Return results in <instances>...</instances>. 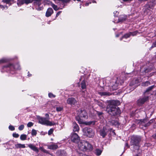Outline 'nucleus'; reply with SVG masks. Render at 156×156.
I'll return each instance as SVG.
<instances>
[{"label": "nucleus", "instance_id": "nucleus-61", "mask_svg": "<svg viewBox=\"0 0 156 156\" xmlns=\"http://www.w3.org/2000/svg\"><path fill=\"white\" fill-rule=\"evenodd\" d=\"M82 78H81L80 79V80H81V79Z\"/></svg>", "mask_w": 156, "mask_h": 156}, {"label": "nucleus", "instance_id": "nucleus-46", "mask_svg": "<svg viewBox=\"0 0 156 156\" xmlns=\"http://www.w3.org/2000/svg\"><path fill=\"white\" fill-rule=\"evenodd\" d=\"M156 47V41L152 45V47L154 48Z\"/></svg>", "mask_w": 156, "mask_h": 156}, {"label": "nucleus", "instance_id": "nucleus-29", "mask_svg": "<svg viewBox=\"0 0 156 156\" xmlns=\"http://www.w3.org/2000/svg\"><path fill=\"white\" fill-rule=\"evenodd\" d=\"M154 86H152L147 88V89L146 90L145 92H148L151 90L154 87Z\"/></svg>", "mask_w": 156, "mask_h": 156}, {"label": "nucleus", "instance_id": "nucleus-26", "mask_svg": "<svg viewBox=\"0 0 156 156\" xmlns=\"http://www.w3.org/2000/svg\"><path fill=\"white\" fill-rule=\"evenodd\" d=\"M153 119L151 120L147 123L144 125L145 127H147L149 126L151 123L153 122Z\"/></svg>", "mask_w": 156, "mask_h": 156}, {"label": "nucleus", "instance_id": "nucleus-34", "mask_svg": "<svg viewBox=\"0 0 156 156\" xmlns=\"http://www.w3.org/2000/svg\"><path fill=\"white\" fill-rule=\"evenodd\" d=\"M48 96L49 98H53L55 97V95L51 93H49L48 94Z\"/></svg>", "mask_w": 156, "mask_h": 156}, {"label": "nucleus", "instance_id": "nucleus-2", "mask_svg": "<svg viewBox=\"0 0 156 156\" xmlns=\"http://www.w3.org/2000/svg\"><path fill=\"white\" fill-rule=\"evenodd\" d=\"M106 111L111 116H115L120 114L119 108L116 106L107 105Z\"/></svg>", "mask_w": 156, "mask_h": 156}, {"label": "nucleus", "instance_id": "nucleus-37", "mask_svg": "<svg viewBox=\"0 0 156 156\" xmlns=\"http://www.w3.org/2000/svg\"><path fill=\"white\" fill-rule=\"evenodd\" d=\"M130 36V34L129 33L127 34H125V35H124V36H123V37L126 38H127L128 37H129Z\"/></svg>", "mask_w": 156, "mask_h": 156}, {"label": "nucleus", "instance_id": "nucleus-42", "mask_svg": "<svg viewBox=\"0 0 156 156\" xmlns=\"http://www.w3.org/2000/svg\"><path fill=\"white\" fill-rule=\"evenodd\" d=\"M101 93V95H109V94L107 92H103Z\"/></svg>", "mask_w": 156, "mask_h": 156}, {"label": "nucleus", "instance_id": "nucleus-62", "mask_svg": "<svg viewBox=\"0 0 156 156\" xmlns=\"http://www.w3.org/2000/svg\"><path fill=\"white\" fill-rule=\"evenodd\" d=\"M136 156H138V155H136Z\"/></svg>", "mask_w": 156, "mask_h": 156}, {"label": "nucleus", "instance_id": "nucleus-45", "mask_svg": "<svg viewBox=\"0 0 156 156\" xmlns=\"http://www.w3.org/2000/svg\"><path fill=\"white\" fill-rule=\"evenodd\" d=\"M130 35H132L133 36L135 35L136 34V32H130Z\"/></svg>", "mask_w": 156, "mask_h": 156}, {"label": "nucleus", "instance_id": "nucleus-36", "mask_svg": "<svg viewBox=\"0 0 156 156\" xmlns=\"http://www.w3.org/2000/svg\"><path fill=\"white\" fill-rule=\"evenodd\" d=\"M9 128L10 130L12 131H13L15 130L14 127L12 125L9 126Z\"/></svg>", "mask_w": 156, "mask_h": 156}, {"label": "nucleus", "instance_id": "nucleus-59", "mask_svg": "<svg viewBox=\"0 0 156 156\" xmlns=\"http://www.w3.org/2000/svg\"><path fill=\"white\" fill-rule=\"evenodd\" d=\"M93 2H95V1H94Z\"/></svg>", "mask_w": 156, "mask_h": 156}, {"label": "nucleus", "instance_id": "nucleus-11", "mask_svg": "<svg viewBox=\"0 0 156 156\" xmlns=\"http://www.w3.org/2000/svg\"><path fill=\"white\" fill-rule=\"evenodd\" d=\"M77 102V101L73 98H69L67 100V103L71 105H75Z\"/></svg>", "mask_w": 156, "mask_h": 156}, {"label": "nucleus", "instance_id": "nucleus-6", "mask_svg": "<svg viewBox=\"0 0 156 156\" xmlns=\"http://www.w3.org/2000/svg\"><path fill=\"white\" fill-rule=\"evenodd\" d=\"M83 134L89 137H92L94 136V132L91 128L85 127L83 129Z\"/></svg>", "mask_w": 156, "mask_h": 156}, {"label": "nucleus", "instance_id": "nucleus-31", "mask_svg": "<svg viewBox=\"0 0 156 156\" xmlns=\"http://www.w3.org/2000/svg\"><path fill=\"white\" fill-rule=\"evenodd\" d=\"M39 149L42 151L44 153L49 154V152L46 150L44 149L43 147H40Z\"/></svg>", "mask_w": 156, "mask_h": 156}, {"label": "nucleus", "instance_id": "nucleus-24", "mask_svg": "<svg viewBox=\"0 0 156 156\" xmlns=\"http://www.w3.org/2000/svg\"><path fill=\"white\" fill-rule=\"evenodd\" d=\"M81 88L82 89H84L86 88V85L85 81L83 80L81 83Z\"/></svg>", "mask_w": 156, "mask_h": 156}, {"label": "nucleus", "instance_id": "nucleus-21", "mask_svg": "<svg viewBox=\"0 0 156 156\" xmlns=\"http://www.w3.org/2000/svg\"><path fill=\"white\" fill-rule=\"evenodd\" d=\"M126 19V16H120L119 19V22H122L125 21Z\"/></svg>", "mask_w": 156, "mask_h": 156}, {"label": "nucleus", "instance_id": "nucleus-38", "mask_svg": "<svg viewBox=\"0 0 156 156\" xmlns=\"http://www.w3.org/2000/svg\"><path fill=\"white\" fill-rule=\"evenodd\" d=\"M24 128V126L23 125H21L18 128L20 130H22Z\"/></svg>", "mask_w": 156, "mask_h": 156}, {"label": "nucleus", "instance_id": "nucleus-49", "mask_svg": "<svg viewBox=\"0 0 156 156\" xmlns=\"http://www.w3.org/2000/svg\"><path fill=\"white\" fill-rule=\"evenodd\" d=\"M46 117L45 118H47V119H49V115L48 114H46L45 115Z\"/></svg>", "mask_w": 156, "mask_h": 156}, {"label": "nucleus", "instance_id": "nucleus-20", "mask_svg": "<svg viewBox=\"0 0 156 156\" xmlns=\"http://www.w3.org/2000/svg\"><path fill=\"white\" fill-rule=\"evenodd\" d=\"M109 122L110 123V124L112 125H116L118 124L119 123L117 121L115 120H109Z\"/></svg>", "mask_w": 156, "mask_h": 156}, {"label": "nucleus", "instance_id": "nucleus-60", "mask_svg": "<svg viewBox=\"0 0 156 156\" xmlns=\"http://www.w3.org/2000/svg\"><path fill=\"white\" fill-rule=\"evenodd\" d=\"M126 144V145H128V144Z\"/></svg>", "mask_w": 156, "mask_h": 156}, {"label": "nucleus", "instance_id": "nucleus-4", "mask_svg": "<svg viewBox=\"0 0 156 156\" xmlns=\"http://www.w3.org/2000/svg\"><path fill=\"white\" fill-rule=\"evenodd\" d=\"M78 147L79 149L83 151L87 150L91 151L92 150V146L88 142L83 141L80 143Z\"/></svg>", "mask_w": 156, "mask_h": 156}, {"label": "nucleus", "instance_id": "nucleus-22", "mask_svg": "<svg viewBox=\"0 0 156 156\" xmlns=\"http://www.w3.org/2000/svg\"><path fill=\"white\" fill-rule=\"evenodd\" d=\"M14 0H2V2L7 4H11V3H13Z\"/></svg>", "mask_w": 156, "mask_h": 156}, {"label": "nucleus", "instance_id": "nucleus-9", "mask_svg": "<svg viewBox=\"0 0 156 156\" xmlns=\"http://www.w3.org/2000/svg\"><path fill=\"white\" fill-rule=\"evenodd\" d=\"M71 140L73 142L77 143L80 141V137L76 133H73L72 135Z\"/></svg>", "mask_w": 156, "mask_h": 156}, {"label": "nucleus", "instance_id": "nucleus-54", "mask_svg": "<svg viewBox=\"0 0 156 156\" xmlns=\"http://www.w3.org/2000/svg\"><path fill=\"white\" fill-rule=\"evenodd\" d=\"M73 1H77L78 2H81V0H73Z\"/></svg>", "mask_w": 156, "mask_h": 156}, {"label": "nucleus", "instance_id": "nucleus-19", "mask_svg": "<svg viewBox=\"0 0 156 156\" xmlns=\"http://www.w3.org/2000/svg\"><path fill=\"white\" fill-rule=\"evenodd\" d=\"M25 146L24 144H18L15 145V148H25Z\"/></svg>", "mask_w": 156, "mask_h": 156}, {"label": "nucleus", "instance_id": "nucleus-1", "mask_svg": "<svg viewBox=\"0 0 156 156\" xmlns=\"http://www.w3.org/2000/svg\"><path fill=\"white\" fill-rule=\"evenodd\" d=\"M78 117L76 118V119L78 121V123L80 124H85L86 125H94L95 122L94 121H90L87 122H84L81 119V118H86L87 117V113L85 110H79L77 113Z\"/></svg>", "mask_w": 156, "mask_h": 156}, {"label": "nucleus", "instance_id": "nucleus-12", "mask_svg": "<svg viewBox=\"0 0 156 156\" xmlns=\"http://www.w3.org/2000/svg\"><path fill=\"white\" fill-rule=\"evenodd\" d=\"M148 99V97H144L143 98H140L137 100V104L138 105H141L144 104Z\"/></svg>", "mask_w": 156, "mask_h": 156}, {"label": "nucleus", "instance_id": "nucleus-3", "mask_svg": "<svg viewBox=\"0 0 156 156\" xmlns=\"http://www.w3.org/2000/svg\"><path fill=\"white\" fill-rule=\"evenodd\" d=\"M141 138L140 136H133L131 138L130 141V145L131 146H133V148L134 150H138L140 147L139 143L140 141Z\"/></svg>", "mask_w": 156, "mask_h": 156}, {"label": "nucleus", "instance_id": "nucleus-14", "mask_svg": "<svg viewBox=\"0 0 156 156\" xmlns=\"http://www.w3.org/2000/svg\"><path fill=\"white\" fill-rule=\"evenodd\" d=\"M33 2V0H21L19 2L17 3L18 5H21L24 4H28L31 3Z\"/></svg>", "mask_w": 156, "mask_h": 156}, {"label": "nucleus", "instance_id": "nucleus-58", "mask_svg": "<svg viewBox=\"0 0 156 156\" xmlns=\"http://www.w3.org/2000/svg\"><path fill=\"white\" fill-rule=\"evenodd\" d=\"M50 154V155H52V154Z\"/></svg>", "mask_w": 156, "mask_h": 156}, {"label": "nucleus", "instance_id": "nucleus-7", "mask_svg": "<svg viewBox=\"0 0 156 156\" xmlns=\"http://www.w3.org/2000/svg\"><path fill=\"white\" fill-rule=\"evenodd\" d=\"M38 119L39 122L43 125L51 126L55 124L54 122L49 121L48 119L45 118L39 117Z\"/></svg>", "mask_w": 156, "mask_h": 156}, {"label": "nucleus", "instance_id": "nucleus-43", "mask_svg": "<svg viewBox=\"0 0 156 156\" xmlns=\"http://www.w3.org/2000/svg\"><path fill=\"white\" fill-rule=\"evenodd\" d=\"M36 9L38 11H40L42 10L43 9V8L42 7H40L39 6L38 7L36 8Z\"/></svg>", "mask_w": 156, "mask_h": 156}, {"label": "nucleus", "instance_id": "nucleus-18", "mask_svg": "<svg viewBox=\"0 0 156 156\" xmlns=\"http://www.w3.org/2000/svg\"><path fill=\"white\" fill-rule=\"evenodd\" d=\"M58 147V146L56 144H52L48 146V148L51 150H55L57 149Z\"/></svg>", "mask_w": 156, "mask_h": 156}, {"label": "nucleus", "instance_id": "nucleus-13", "mask_svg": "<svg viewBox=\"0 0 156 156\" xmlns=\"http://www.w3.org/2000/svg\"><path fill=\"white\" fill-rule=\"evenodd\" d=\"M119 104L120 102L118 101L111 100L109 101V104L108 105L115 106V105H119Z\"/></svg>", "mask_w": 156, "mask_h": 156}, {"label": "nucleus", "instance_id": "nucleus-8", "mask_svg": "<svg viewBox=\"0 0 156 156\" xmlns=\"http://www.w3.org/2000/svg\"><path fill=\"white\" fill-rule=\"evenodd\" d=\"M118 85V83L117 81L113 80L110 82L109 86L111 89L114 90L117 89Z\"/></svg>", "mask_w": 156, "mask_h": 156}, {"label": "nucleus", "instance_id": "nucleus-35", "mask_svg": "<svg viewBox=\"0 0 156 156\" xmlns=\"http://www.w3.org/2000/svg\"><path fill=\"white\" fill-rule=\"evenodd\" d=\"M53 132V129H51L48 131V134L49 135L51 134Z\"/></svg>", "mask_w": 156, "mask_h": 156}, {"label": "nucleus", "instance_id": "nucleus-48", "mask_svg": "<svg viewBox=\"0 0 156 156\" xmlns=\"http://www.w3.org/2000/svg\"><path fill=\"white\" fill-rule=\"evenodd\" d=\"M103 113L102 112H98V116H101L102 115Z\"/></svg>", "mask_w": 156, "mask_h": 156}, {"label": "nucleus", "instance_id": "nucleus-27", "mask_svg": "<svg viewBox=\"0 0 156 156\" xmlns=\"http://www.w3.org/2000/svg\"><path fill=\"white\" fill-rule=\"evenodd\" d=\"M8 61V60L6 58H3L0 60V64L4 63L7 62Z\"/></svg>", "mask_w": 156, "mask_h": 156}, {"label": "nucleus", "instance_id": "nucleus-57", "mask_svg": "<svg viewBox=\"0 0 156 156\" xmlns=\"http://www.w3.org/2000/svg\"><path fill=\"white\" fill-rule=\"evenodd\" d=\"M1 71H2V72H3V71L2 70Z\"/></svg>", "mask_w": 156, "mask_h": 156}, {"label": "nucleus", "instance_id": "nucleus-33", "mask_svg": "<svg viewBox=\"0 0 156 156\" xmlns=\"http://www.w3.org/2000/svg\"><path fill=\"white\" fill-rule=\"evenodd\" d=\"M37 132L34 129H33L32 130L31 134L32 136H36L37 134Z\"/></svg>", "mask_w": 156, "mask_h": 156}, {"label": "nucleus", "instance_id": "nucleus-41", "mask_svg": "<svg viewBox=\"0 0 156 156\" xmlns=\"http://www.w3.org/2000/svg\"><path fill=\"white\" fill-rule=\"evenodd\" d=\"M98 104L102 108H103L104 105L101 102H98Z\"/></svg>", "mask_w": 156, "mask_h": 156}, {"label": "nucleus", "instance_id": "nucleus-52", "mask_svg": "<svg viewBox=\"0 0 156 156\" xmlns=\"http://www.w3.org/2000/svg\"><path fill=\"white\" fill-rule=\"evenodd\" d=\"M124 2H126V1H132L133 0H122Z\"/></svg>", "mask_w": 156, "mask_h": 156}, {"label": "nucleus", "instance_id": "nucleus-32", "mask_svg": "<svg viewBox=\"0 0 156 156\" xmlns=\"http://www.w3.org/2000/svg\"><path fill=\"white\" fill-rule=\"evenodd\" d=\"M63 109L62 107H56V110L57 112H60Z\"/></svg>", "mask_w": 156, "mask_h": 156}, {"label": "nucleus", "instance_id": "nucleus-25", "mask_svg": "<svg viewBox=\"0 0 156 156\" xmlns=\"http://www.w3.org/2000/svg\"><path fill=\"white\" fill-rule=\"evenodd\" d=\"M27 138V135L25 134H22L20 136V139L22 140H26Z\"/></svg>", "mask_w": 156, "mask_h": 156}, {"label": "nucleus", "instance_id": "nucleus-28", "mask_svg": "<svg viewBox=\"0 0 156 156\" xmlns=\"http://www.w3.org/2000/svg\"><path fill=\"white\" fill-rule=\"evenodd\" d=\"M51 6L52 7L53 9L56 11L57 10L59 9L58 8L57 6L55 5L54 4H51Z\"/></svg>", "mask_w": 156, "mask_h": 156}, {"label": "nucleus", "instance_id": "nucleus-23", "mask_svg": "<svg viewBox=\"0 0 156 156\" xmlns=\"http://www.w3.org/2000/svg\"><path fill=\"white\" fill-rule=\"evenodd\" d=\"M102 152V151L99 149H96L95 150V154L97 155H100L101 154V153Z\"/></svg>", "mask_w": 156, "mask_h": 156}, {"label": "nucleus", "instance_id": "nucleus-47", "mask_svg": "<svg viewBox=\"0 0 156 156\" xmlns=\"http://www.w3.org/2000/svg\"><path fill=\"white\" fill-rule=\"evenodd\" d=\"M70 1V0H62V2H69Z\"/></svg>", "mask_w": 156, "mask_h": 156}, {"label": "nucleus", "instance_id": "nucleus-53", "mask_svg": "<svg viewBox=\"0 0 156 156\" xmlns=\"http://www.w3.org/2000/svg\"><path fill=\"white\" fill-rule=\"evenodd\" d=\"M31 75L30 74V73H29V72L28 73V76H31Z\"/></svg>", "mask_w": 156, "mask_h": 156}, {"label": "nucleus", "instance_id": "nucleus-56", "mask_svg": "<svg viewBox=\"0 0 156 156\" xmlns=\"http://www.w3.org/2000/svg\"><path fill=\"white\" fill-rule=\"evenodd\" d=\"M123 81L122 80V83H123Z\"/></svg>", "mask_w": 156, "mask_h": 156}, {"label": "nucleus", "instance_id": "nucleus-10", "mask_svg": "<svg viewBox=\"0 0 156 156\" xmlns=\"http://www.w3.org/2000/svg\"><path fill=\"white\" fill-rule=\"evenodd\" d=\"M108 130V129H107L105 127H104L100 131V135L103 138H104L107 135Z\"/></svg>", "mask_w": 156, "mask_h": 156}, {"label": "nucleus", "instance_id": "nucleus-44", "mask_svg": "<svg viewBox=\"0 0 156 156\" xmlns=\"http://www.w3.org/2000/svg\"><path fill=\"white\" fill-rule=\"evenodd\" d=\"M147 122V120L146 119H144L143 121H141V124L143 125L144 123H145Z\"/></svg>", "mask_w": 156, "mask_h": 156}, {"label": "nucleus", "instance_id": "nucleus-50", "mask_svg": "<svg viewBox=\"0 0 156 156\" xmlns=\"http://www.w3.org/2000/svg\"><path fill=\"white\" fill-rule=\"evenodd\" d=\"M61 11H59V12H58L57 14H56V16H59V14H60V13H61Z\"/></svg>", "mask_w": 156, "mask_h": 156}, {"label": "nucleus", "instance_id": "nucleus-40", "mask_svg": "<svg viewBox=\"0 0 156 156\" xmlns=\"http://www.w3.org/2000/svg\"><path fill=\"white\" fill-rule=\"evenodd\" d=\"M12 135L15 138H18L19 136V135L16 133H13Z\"/></svg>", "mask_w": 156, "mask_h": 156}, {"label": "nucleus", "instance_id": "nucleus-5", "mask_svg": "<svg viewBox=\"0 0 156 156\" xmlns=\"http://www.w3.org/2000/svg\"><path fill=\"white\" fill-rule=\"evenodd\" d=\"M2 69L3 70H13L15 69H20V66L18 64H16L13 65L11 63H9L7 65L3 67Z\"/></svg>", "mask_w": 156, "mask_h": 156}, {"label": "nucleus", "instance_id": "nucleus-16", "mask_svg": "<svg viewBox=\"0 0 156 156\" xmlns=\"http://www.w3.org/2000/svg\"><path fill=\"white\" fill-rule=\"evenodd\" d=\"M53 12V9L51 8H48L46 12L45 16L47 17H49Z\"/></svg>", "mask_w": 156, "mask_h": 156}, {"label": "nucleus", "instance_id": "nucleus-17", "mask_svg": "<svg viewBox=\"0 0 156 156\" xmlns=\"http://www.w3.org/2000/svg\"><path fill=\"white\" fill-rule=\"evenodd\" d=\"M28 146L30 148L37 153H38L39 152V150L37 147L33 144H29L28 145Z\"/></svg>", "mask_w": 156, "mask_h": 156}, {"label": "nucleus", "instance_id": "nucleus-15", "mask_svg": "<svg viewBox=\"0 0 156 156\" xmlns=\"http://www.w3.org/2000/svg\"><path fill=\"white\" fill-rule=\"evenodd\" d=\"M73 130L74 132H78L79 130V127L75 122H73Z\"/></svg>", "mask_w": 156, "mask_h": 156}, {"label": "nucleus", "instance_id": "nucleus-51", "mask_svg": "<svg viewBox=\"0 0 156 156\" xmlns=\"http://www.w3.org/2000/svg\"><path fill=\"white\" fill-rule=\"evenodd\" d=\"M91 3L90 2V3H86L85 4V5L86 6H87L89 5V3Z\"/></svg>", "mask_w": 156, "mask_h": 156}, {"label": "nucleus", "instance_id": "nucleus-30", "mask_svg": "<svg viewBox=\"0 0 156 156\" xmlns=\"http://www.w3.org/2000/svg\"><path fill=\"white\" fill-rule=\"evenodd\" d=\"M150 84V83L148 81H147L145 82L142 83V85L144 86H147Z\"/></svg>", "mask_w": 156, "mask_h": 156}, {"label": "nucleus", "instance_id": "nucleus-39", "mask_svg": "<svg viewBox=\"0 0 156 156\" xmlns=\"http://www.w3.org/2000/svg\"><path fill=\"white\" fill-rule=\"evenodd\" d=\"M33 125V123L32 122H29L27 124V126L28 127H31Z\"/></svg>", "mask_w": 156, "mask_h": 156}, {"label": "nucleus", "instance_id": "nucleus-55", "mask_svg": "<svg viewBox=\"0 0 156 156\" xmlns=\"http://www.w3.org/2000/svg\"><path fill=\"white\" fill-rule=\"evenodd\" d=\"M116 37H119V35H116Z\"/></svg>", "mask_w": 156, "mask_h": 156}]
</instances>
